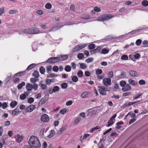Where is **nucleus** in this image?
<instances>
[{
    "label": "nucleus",
    "mask_w": 148,
    "mask_h": 148,
    "mask_svg": "<svg viewBox=\"0 0 148 148\" xmlns=\"http://www.w3.org/2000/svg\"><path fill=\"white\" fill-rule=\"evenodd\" d=\"M60 57L61 61H62L67 59L68 58V56L67 55H61Z\"/></svg>",
    "instance_id": "obj_19"
},
{
    "label": "nucleus",
    "mask_w": 148,
    "mask_h": 148,
    "mask_svg": "<svg viewBox=\"0 0 148 148\" xmlns=\"http://www.w3.org/2000/svg\"><path fill=\"white\" fill-rule=\"evenodd\" d=\"M109 52V50L106 48H104L100 52L101 53L103 54H106L108 53Z\"/></svg>",
    "instance_id": "obj_21"
},
{
    "label": "nucleus",
    "mask_w": 148,
    "mask_h": 148,
    "mask_svg": "<svg viewBox=\"0 0 148 148\" xmlns=\"http://www.w3.org/2000/svg\"><path fill=\"white\" fill-rule=\"evenodd\" d=\"M34 101V99L32 97H30L28 99V102L29 103H31Z\"/></svg>",
    "instance_id": "obj_62"
},
{
    "label": "nucleus",
    "mask_w": 148,
    "mask_h": 148,
    "mask_svg": "<svg viewBox=\"0 0 148 148\" xmlns=\"http://www.w3.org/2000/svg\"><path fill=\"white\" fill-rule=\"evenodd\" d=\"M25 71L23 72H21L17 73L15 74L16 76H20L25 74Z\"/></svg>",
    "instance_id": "obj_41"
},
{
    "label": "nucleus",
    "mask_w": 148,
    "mask_h": 148,
    "mask_svg": "<svg viewBox=\"0 0 148 148\" xmlns=\"http://www.w3.org/2000/svg\"><path fill=\"white\" fill-rule=\"evenodd\" d=\"M55 79L53 78L51 79H47L46 81L45 82L47 84L50 85L51 84V82H55Z\"/></svg>",
    "instance_id": "obj_11"
},
{
    "label": "nucleus",
    "mask_w": 148,
    "mask_h": 148,
    "mask_svg": "<svg viewBox=\"0 0 148 148\" xmlns=\"http://www.w3.org/2000/svg\"><path fill=\"white\" fill-rule=\"evenodd\" d=\"M142 5L146 7L148 5V1L147 0L143 1L141 3Z\"/></svg>",
    "instance_id": "obj_30"
},
{
    "label": "nucleus",
    "mask_w": 148,
    "mask_h": 148,
    "mask_svg": "<svg viewBox=\"0 0 148 148\" xmlns=\"http://www.w3.org/2000/svg\"><path fill=\"white\" fill-rule=\"evenodd\" d=\"M36 108L35 106L34 105H31L25 109V110L26 112H32Z\"/></svg>",
    "instance_id": "obj_6"
},
{
    "label": "nucleus",
    "mask_w": 148,
    "mask_h": 148,
    "mask_svg": "<svg viewBox=\"0 0 148 148\" xmlns=\"http://www.w3.org/2000/svg\"><path fill=\"white\" fill-rule=\"evenodd\" d=\"M95 45L93 44H92L89 45L88 46V48L89 49H92L95 48Z\"/></svg>",
    "instance_id": "obj_46"
},
{
    "label": "nucleus",
    "mask_w": 148,
    "mask_h": 148,
    "mask_svg": "<svg viewBox=\"0 0 148 148\" xmlns=\"http://www.w3.org/2000/svg\"><path fill=\"white\" fill-rule=\"evenodd\" d=\"M55 132L54 130H51L50 131V134L47 136L48 138H51L55 134Z\"/></svg>",
    "instance_id": "obj_17"
},
{
    "label": "nucleus",
    "mask_w": 148,
    "mask_h": 148,
    "mask_svg": "<svg viewBox=\"0 0 148 148\" xmlns=\"http://www.w3.org/2000/svg\"><path fill=\"white\" fill-rule=\"evenodd\" d=\"M28 143L29 146H31L33 148H40L41 146L38 138L34 136L30 137Z\"/></svg>",
    "instance_id": "obj_1"
},
{
    "label": "nucleus",
    "mask_w": 148,
    "mask_h": 148,
    "mask_svg": "<svg viewBox=\"0 0 148 148\" xmlns=\"http://www.w3.org/2000/svg\"><path fill=\"white\" fill-rule=\"evenodd\" d=\"M26 98V96L23 94H21L20 96V99L21 100H24Z\"/></svg>",
    "instance_id": "obj_58"
},
{
    "label": "nucleus",
    "mask_w": 148,
    "mask_h": 148,
    "mask_svg": "<svg viewBox=\"0 0 148 148\" xmlns=\"http://www.w3.org/2000/svg\"><path fill=\"white\" fill-rule=\"evenodd\" d=\"M142 42V40L140 39L137 40L136 42V44L138 46H139L140 45Z\"/></svg>",
    "instance_id": "obj_54"
},
{
    "label": "nucleus",
    "mask_w": 148,
    "mask_h": 148,
    "mask_svg": "<svg viewBox=\"0 0 148 148\" xmlns=\"http://www.w3.org/2000/svg\"><path fill=\"white\" fill-rule=\"evenodd\" d=\"M18 12V11L16 10H10L9 11V13L10 14H14Z\"/></svg>",
    "instance_id": "obj_40"
},
{
    "label": "nucleus",
    "mask_w": 148,
    "mask_h": 148,
    "mask_svg": "<svg viewBox=\"0 0 148 148\" xmlns=\"http://www.w3.org/2000/svg\"><path fill=\"white\" fill-rule=\"evenodd\" d=\"M59 89L60 88L58 86H55L53 87V91L54 92H58L59 91Z\"/></svg>",
    "instance_id": "obj_29"
},
{
    "label": "nucleus",
    "mask_w": 148,
    "mask_h": 148,
    "mask_svg": "<svg viewBox=\"0 0 148 148\" xmlns=\"http://www.w3.org/2000/svg\"><path fill=\"white\" fill-rule=\"evenodd\" d=\"M88 94V92H85L82 94L81 95V97L82 98H85L87 97Z\"/></svg>",
    "instance_id": "obj_26"
},
{
    "label": "nucleus",
    "mask_w": 148,
    "mask_h": 148,
    "mask_svg": "<svg viewBox=\"0 0 148 148\" xmlns=\"http://www.w3.org/2000/svg\"><path fill=\"white\" fill-rule=\"evenodd\" d=\"M52 7L50 3H47L45 5L46 8L48 9H50Z\"/></svg>",
    "instance_id": "obj_37"
},
{
    "label": "nucleus",
    "mask_w": 148,
    "mask_h": 148,
    "mask_svg": "<svg viewBox=\"0 0 148 148\" xmlns=\"http://www.w3.org/2000/svg\"><path fill=\"white\" fill-rule=\"evenodd\" d=\"M46 102V98L45 97L42 98L39 101L38 103V105L39 106L40 105H42Z\"/></svg>",
    "instance_id": "obj_16"
},
{
    "label": "nucleus",
    "mask_w": 148,
    "mask_h": 148,
    "mask_svg": "<svg viewBox=\"0 0 148 148\" xmlns=\"http://www.w3.org/2000/svg\"><path fill=\"white\" fill-rule=\"evenodd\" d=\"M54 57H51L49 58L47 60V62H49L50 63H55Z\"/></svg>",
    "instance_id": "obj_18"
},
{
    "label": "nucleus",
    "mask_w": 148,
    "mask_h": 148,
    "mask_svg": "<svg viewBox=\"0 0 148 148\" xmlns=\"http://www.w3.org/2000/svg\"><path fill=\"white\" fill-rule=\"evenodd\" d=\"M33 88V86L31 84H27L26 85V88L28 91H30Z\"/></svg>",
    "instance_id": "obj_10"
},
{
    "label": "nucleus",
    "mask_w": 148,
    "mask_h": 148,
    "mask_svg": "<svg viewBox=\"0 0 148 148\" xmlns=\"http://www.w3.org/2000/svg\"><path fill=\"white\" fill-rule=\"evenodd\" d=\"M66 126L65 125L61 128L60 130L57 132V134L59 135H60L62 132L64 131L66 129Z\"/></svg>",
    "instance_id": "obj_12"
},
{
    "label": "nucleus",
    "mask_w": 148,
    "mask_h": 148,
    "mask_svg": "<svg viewBox=\"0 0 148 148\" xmlns=\"http://www.w3.org/2000/svg\"><path fill=\"white\" fill-rule=\"evenodd\" d=\"M42 81H41L40 82V84H39V86H40V88L41 89L43 90L46 89L47 88V86L46 84H42Z\"/></svg>",
    "instance_id": "obj_15"
},
{
    "label": "nucleus",
    "mask_w": 148,
    "mask_h": 148,
    "mask_svg": "<svg viewBox=\"0 0 148 148\" xmlns=\"http://www.w3.org/2000/svg\"><path fill=\"white\" fill-rule=\"evenodd\" d=\"M86 44H84L83 45H77L75 48H74L73 49V51H79L84 48L86 46Z\"/></svg>",
    "instance_id": "obj_3"
},
{
    "label": "nucleus",
    "mask_w": 148,
    "mask_h": 148,
    "mask_svg": "<svg viewBox=\"0 0 148 148\" xmlns=\"http://www.w3.org/2000/svg\"><path fill=\"white\" fill-rule=\"evenodd\" d=\"M51 69L52 67L51 66H48L46 67L47 71L48 73L51 71Z\"/></svg>",
    "instance_id": "obj_55"
},
{
    "label": "nucleus",
    "mask_w": 148,
    "mask_h": 148,
    "mask_svg": "<svg viewBox=\"0 0 148 148\" xmlns=\"http://www.w3.org/2000/svg\"><path fill=\"white\" fill-rule=\"evenodd\" d=\"M17 104V102L15 101H12L10 103V106L13 108H14Z\"/></svg>",
    "instance_id": "obj_22"
},
{
    "label": "nucleus",
    "mask_w": 148,
    "mask_h": 148,
    "mask_svg": "<svg viewBox=\"0 0 148 148\" xmlns=\"http://www.w3.org/2000/svg\"><path fill=\"white\" fill-rule=\"evenodd\" d=\"M139 31V30H136L132 31L129 33V34H134L136 33H138Z\"/></svg>",
    "instance_id": "obj_57"
},
{
    "label": "nucleus",
    "mask_w": 148,
    "mask_h": 148,
    "mask_svg": "<svg viewBox=\"0 0 148 148\" xmlns=\"http://www.w3.org/2000/svg\"><path fill=\"white\" fill-rule=\"evenodd\" d=\"M53 70L55 72H57L58 70V67L57 66H54L53 67Z\"/></svg>",
    "instance_id": "obj_64"
},
{
    "label": "nucleus",
    "mask_w": 148,
    "mask_h": 148,
    "mask_svg": "<svg viewBox=\"0 0 148 148\" xmlns=\"http://www.w3.org/2000/svg\"><path fill=\"white\" fill-rule=\"evenodd\" d=\"M108 123L106 126L107 127H109L113 124L114 122L113 121L111 120H110L108 121Z\"/></svg>",
    "instance_id": "obj_44"
},
{
    "label": "nucleus",
    "mask_w": 148,
    "mask_h": 148,
    "mask_svg": "<svg viewBox=\"0 0 148 148\" xmlns=\"http://www.w3.org/2000/svg\"><path fill=\"white\" fill-rule=\"evenodd\" d=\"M134 57L136 59H139L140 57V54L136 53L134 55Z\"/></svg>",
    "instance_id": "obj_50"
},
{
    "label": "nucleus",
    "mask_w": 148,
    "mask_h": 148,
    "mask_svg": "<svg viewBox=\"0 0 148 148\" xmlns=\"http://www.w3.org/2000/svg\"><path fill=\"white\" fill-rule=\"evenodd\" d=\"M102 71L101 69H97L96 70V73L97 75L101 74L102 73Z\"/></svg>",
    "instance_id": "obj_56"
},
{
    "label": "nucleus",
    "mask_w": 148,
    "mask_h": 148,
    "mask_svg": "<svg viewBox=\"0 0 148 148\" xmlns=\"http://www.w3.org/2000/svg\"><path fill=\"white\" fill-rule=\"evenodd\" d=\"M67 84L66 83H63L61 84V87L63 89H66L67 87Z\"/></svg>",
    "instance_id": "obj_36"
},
{
    "label": "nucleus",
    "mask_w": 148,
    "mask_h": 148,
    "mask_svg": "<svg viewBox=\"0 0 148 148\" xmlns=\"http://www.w3.org/2000/svg\"><path fill=\"white\" fill-rule=\"evenodd\" d=\"M72 80L74 82H76L78 80L77 77L76 76H73L72 77Z\"/></svg>",
    "instance_id": "obj_28"
},
{
    "label": "nucleus",
    "mask_w": 148,
    "mask_h": 148,
    "mask_svg": "<svg viewBox=\"0 0 148 148\" xmlns=\"http://www.w3.org/2000/svg\"><path fill=\"white\" fill-rule=\"evenodd\" d=\"M95 49L97 53L99 52L100 53L101 52V47H98Z\"/></svg>",
    "instance_id": "obj_48"
},
{
    "label": "nucleus",
    "mask_w": 148,
    "mask_h": 148,
    "mask_svg": "<svg viewBox=\"0 0 148 148\" xmlns=\"http://www.w3.org/2000/svg\"><path fill=\"white\" fill-rule=\"evenodd\" d=\"M25 85V82H21V83L19 84L17 86V88L18 89H21L22 88L23 86H24Z\"/></svg>",
    "instance_id": "obj_20"
},
{
    "label": "nucleus",
    "mask_w": 148,
    "mask_h": 148,
    "mask_svg": "<svg viewBox=\"0 0 148 148\" xmlns=\"http://www.w3.org/2000/svg\"><path fill=\"white\" fill-rule=\"evenodd\" d=\"M128 82L129 83L132 85L134 86H135V84L134 83V80H132L131 79H129L128 80Z\"/></svg>",
    "instance_id": "obj_38"
},
{
    "label": "nucleus",
    "mask_w": 148,
    "mask_h": 148,
    "mask_svg": "<svg viewBox=\"0 0 148 148\" xmlns=\"http://www.w3.org/2000/svg\"><path fill=\"white\" fill-rule=\"evenodd\" d=\"M98 87L101 90H102L104 91H108L109 90H108V88L106 87H105L104 86H99Z\"/></svg>",
    "instance_id": "obj_24"
},
{
    "label": "nucleus",
    "mask_w": 148,
    "mask_h": 148,
    "mask_svg": "<svg viewBox=\"0 0 148 148\" xmlns=\"http://www.w3.org/2000/svg\"><path fill=\"white\" fill-rule=\"evenodd\" d=\"M113 17V16L112 15L107 14H105L97 18V20L99 21H103L109 19H110Z\"/></svg>",
    "instance_id": "obj_2"
},
{
    "label": "nucleus",
    "mask_w": 148,
    "mask_h": 148,
    "mask_svg": "<svg viewBox=\"0 0 148 148\" xmlns=\"http://www.w3.org/2000/svg\"><path fill=\"white\" fill-rule=\"evenodd\" d=\"M30 81L32 83H34L35 84V83L37 81H38V79H35L33 78H32L30 79Z\"/></svg>",
    "instance_id": "obj_52"
},
{
    "label": "nucleus",
    "mask_w": 148,
    "mask_h": 148,
    "mask_svg": "<svg viewBox=\"0 0 148 148\" xmlns=\"http://www.w3.org/2000/svg\"><path fill=\"white\" fill-rule=\"evenodd\" d=\"M40 72L42 74L44 73L45 72V69L44 67L43 66H41L40 69Z\"/></svg>",
    "instance_id": "obj_32"
},
{
    "label": "nucleus",
    "mask_w": 148,
    "mask_h": 148,
    "mask_svg": "<svg viewBox=\"0 0 148 148\" xmlns=\"http://www.w3.org/2000/svg\"><path fill=\"white\" fill-rule=\"evenodd\" d=\"M94 10L95 12H99L101 11V10L100 8L97 6H95L94 8Z\"/></svg>",
    "instance_id": "obj_47"
},
{
    "label": "nucleus",
    "mask_w": 148,
    "mask_h": 148,
    "mask_svg": "<svg viewBox=\"0 0 148 148\" xmlns=\"http://www.w3.org/2000/svg\"><path fill=\"white\" fill-rule=\"evenodd\" d=\"M131 87L129 84H127L126 86L124 88H122V90L124 92H125L129 91L131 90Z\"/></svg>",
    "instance_id": "obj_8"
},
{
    "label": "nucleus",
    "mask_w": 148,
    "mask_h": 148,
    "mask_svg": "<svg viewBox=\"0 0 148 148\" xmlns=\"http://www.w3.org/2000/svg\"><path fill=\"white\" fill-rule=\"evenodd\" d=\"M80 67L82 69H84L87 67V66L86 64L82 63L80 64Z\"/></svg>",
    "instance_id": "obj_39"
},
{
    "label": "nucleus",
    "mask_w": 148,
    "mask_h": 148,
    "mask_svg": "<svg viewBox=\"0 0 148 148\" xmlns=\"http://www.w3.org/2000/svg\"><path fill=\"white\" fill-rule=\"evenodd\" d=\"M121 59L123 60H127L128 59V57L127 55H123L121 57Z\"/></svg>",
    "instance_id": "obj_51"
},
{
    "label": "nucleus",
    "mask_w": 148,
    "mask_h": 148,
    "mask_svg": "<svg viewBox=\"0 0 148 148\" xmlns=\"http://www.w3.org/2000/svg\"><path fill=\"white\" fill-rule=\"evenodd\" d=\"M2 106L3 109L5 108L8 107L7 103L6 102H4L2 104Z\"/></svg>",
    "instance_id": "obj_63"
},
{
    "label": "nucleus",
    "mask_w": 148,
    "mask_h": 148,
    "mask_svg": "<svg viewBox=\"0 0 148 148\" xmlns=\"http://www.w3.org/2000/svg\"><path fill=\"white\" fill-rule=\"evenodd\" d=\"M126 84V82L125 81H122L120 82V85L122 87L125 86Z\"/></svg>",
    "instance_id": "obj_60"
},
{
    "label": "nucleus",
    "mask_w": 148,
    "mask_h": 148,
    "mask_svg": "<svg viewBox=\"0 0 148 148\" xmlns=\"http://www.w3.org/2000/svg\"><path fill=\"white\" fill-rule=\"evenodd\" d=\"M100 94L102 95H104L106 94V93L105 92L106 91L101 90L100 89L99 90Z\"/></svg>",
    "instance_id": "obj_49"
},
{
    "label": "nucleus",
    "mask_w": 148,
    "mask_h": 148,
    "mask_svg": "<svg viewBox=\"0 0 148 148\" xmlns=\"http://www.w3.org/2000/svg\"><path fill=\"white\" fill-rule=\"evenodd\" d=\"M128 101H127L125 102V103L122 106H121L122 108H125V107L129 106L128 105Z\"/></svg>",
    "instance_id": "obj_53"
},
{
    "label": "nucleus",
    "mask_w": 148,
    "mask_h": 148,
    "mask_svg": "<svg viewBox=\"0 0 148 148\" xmlns=\"http://www.w3.org/2000/svg\"><path fill=\"white\" fill-rule=\"evenodd\" d=\"M45 130L44 128H42L40 130V135L41 137H43L44 136V133Z\"/></svg>",
    "instance_id": "obj_25"
},
{
    "label": "nucleus",
    "mask_w": 148,
    "mask_h": 148,
    "mask_svg": "<svg viewBox=\"0 0 148 148\" xmlns=\"http://www.w3.org/2000/svg\"><path fill=\"white\" fill-rule=\"evenodd\" d=\"M93 58H90L86 60V62L88 63H89L91 62H93Z\"/></svg>",
    "instance_id": "obj_42"
},
{
    "label": "nucleus",
    "mask_w": 148,
    "mask_h": 148,
    "mask_svg": "<svg viewBox=\"0 0 148 148\" xmlns=\"http://www.w3.org/2000/svg\"><path fill=\"white\" fill-rule=\"evenodd\" d=\"M67 111V110L66 108H64L61 110L60 111V113L62 114H64Z\"/></svg>",
    "instance_id": "obj_35"
},
{
    "label": "nucleus",
    "mask_w": 148,
    "mask_h": 148,
    "mask_svg": "<svg viewBox=\"0 0 148 148\" xmlns=\"http://www.w3.org/2000/svg\"><path fill=\"white\" fill-rule=\"evenodd\" d=\"M138 83L139 84L141 85H144L145 84V81L143 79L140 80L139 81Z\"/></svg>",
    "instance_id": "obj_59"
},
{
    "label": "nucleus",
    "mask_w": 148,
    "mask_h": 148,
    "mask_svg": "<svg viewBox=\"0 0 148 148\" xmlns=\"http://www.w3.org/2000/svg\"><path fill=\"white\" fill-rule=\"evenodd\" d=\"M71 67L69 65H67L64 68L65 70L67 72H69L71 71Z\"/></svg>",
    "instance_id": "obj_27"
},
{
    "label": "nucleus",
    "mask_w": 148,
    "mask_h": 148,
    "mask_svg": "<svg viewBox=\"0 0 148 148\" xmlns=\"http://www.w3.org/2000/svg\"><path fill=\"white\" fill-rule=\"evenodd\" d=\"M40 119L43 122H47L49 120V117L47 114H45L41 116Z\"/></svg>",
    "instance_id": "obj_5"
},
{
    "label": "nucleus",
    "mask_w": 148,
    "mask_h": 148,
    "mask_svg": "<svg viewBox=\"0 0 148 148\" xmlns=\"http://www.w3.org/2000/svg\"><path fill=\"white\" fill-rule=\"evenodd\" d=\"M63 26H53L52 27V29L50 30V32L51 31H54L58 30L60 27H62Z\"/></svg>",
    "instance_id": "obj_14"
},
{
    "label": "nucleus",
    "mask_w": 148,
    "mask_h": 148,
    "mask_svg": "<svg viewBox=\"0 0 148 148\" xmlns=\"http://www.w3.org/2000/svg\"><path fill=\"white\" fill-rule=\"evenodd\" d=\"M4 12V8L2 7L0 8V16H1Z\"/></svg>",
    "instance_id": "obj_61"
},
{
    "label": "nucleus",
    "mask_w": 148,
    "mask_h": 148,
    "mask_svg": "<svg viewBox=\"0 0 148 148\" xmlns=\"http://www.w3.org/2000/svg\"><path fill=\"white\" fill-rule=\"evenodd\" d=\"M38 72L37 70L35 71L34 73H33V76L37 78L39 76Z\"/></svg>",
    "instance_id": "obj_34"
},
{
    "label": "nucleus",
    "mask_w": 148,
    "mask_h": 148,
    "mask_svg": "<svg viewBox=\"0 0 148 148\" xmlns=\"http://www.w3.org/2000/svg\"><path fill=\"white\" fill-rule=\"evenodd\" d=\"M35 64H32L29 65L27 68V70H30L32 69L35 66Z\"/></svg>",
    "instance_id": "obj_31"
},
{
    "label": "nucleus",
    "mask_w": 148,
    "mask_h": 148,
    "mask_svg": "<svg viewBox=\"0 0 148 148\" xmlns=\"http://www.w3.org/2000/svg\"><path fill=\"white\" fill-rule=\"evenodd\" d=\"M18 109L15 108L14 110L12 112V114L13 115L15 116L17 115L20 112V111L18 110Z\"/></svg>",
    "instance_id": "obj_13"
},
{
    "label": "nucleus",
    "mask_w": 148,
    "mask_h": 148,
    "mask_svg": "<svg viewBox=\"0 0 148 148\" xmlns=\"http://www.w3.org/2000/svg\"><path fill=\"white\" fill-rule=\"evenodd\" d=\"M81 120V118L80 117L78 118L75 119L74 121V124L75 125H76Z\"/></svg>",
    "instance_id": "obj_33"
},
{
    "label": "nucleus",
    "mask_w": 148,
    "mask_h": 148,
    "mask_svg": "<svg viewBox=\"0 0 148 148\" xmlns=\"http://www.w3.org/2000/svg\"><path fill=\"white\" fill-rule=\"evenodd\" d=\"M111 79L108 77V78H104L103 79V83L104 85L108 86V85H110L111 84Z\"/></svg>",
    "instance_id": "obj_4"
},
{
    "label": "nucleus",
    "mask_w": 148,
    "mask_h": 148,
    "mask_svg": "<svg viewBox=\"0 0 148 148\" xmlns=\"http://www.w3.org/2000/svg\"><path fill=\"white\" fill-rule=\"evenodd\" d=\"M83 73L81 70L79 71L77 73V75L79 77H81L83 75Z\"/></svg>",
    "instance_id": "obj_45"
},
{
    "label": "nucleus",
    "mask_w": 148,
    "mask_h": 148,
    "mask_svg": "<svg viewBox=\"0 0 148 148\" xmlns=\"http://www.w3.org/2000/svg\"><path fill=\"white\" fill-rule=\"evenodd\" d=\"M17 136L18 137V138L17 140V141L18 143H20L22 140L23 139V136H20V135L19 134H18Z\"/></svg>",
    "instance_id": "obj_23"
},
{
    "label": "nucleus",
    "mask_w": 148,
    "mask_h": 148,
    "mask_svg": "<svg viewBox=\"0 0 148 148\" xmlns=\"http://www.w3.org/2000/svg\"><path fill=\"white\" fill-rule=\"evenodd\" d=\"M130 74L131 76L133 77H136L138 75V73L134 71H129Z\"/></svg>",
    "instance_id": "obj_9"
},
{
    "label": "nucleus",
    "mask_w": 148,
    "mask_h": 148,
    "mask_svg": "<svg viewBox=\"0 0 148 148\" xmlns=\"http://www.w3.org/2000/svg\"><path fill=\"white\" fill-rule=\"evenodd\" d=\"M40 31L38 30L37 28H33V29H30L31 34H34L40 33Z\"/></svg>",
    "instance_id": "obj_7"
},
{
    "label": "nucleus",
    "mask_w": 148,
    "mask_h": 148,
    "mask_svg": "<svg viewBox=\"0 0 148 148\" xmlns=\"http://www.w3.org/2000/svg\"><path fill=\"white\" fill-rule=\"evenodd\" d=\"M84 55L82 53H79L77 55V57L79 59H82L84 57Z\"/></svg>",
    "instance_id": "obj_43"
}]
</instances>
